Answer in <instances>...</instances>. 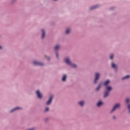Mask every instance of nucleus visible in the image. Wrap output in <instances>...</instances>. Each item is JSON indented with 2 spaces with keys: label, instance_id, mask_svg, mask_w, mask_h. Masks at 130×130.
Masks as SVG:
<instances>
[{
  "label": "nucleus",
  "instance_id": "obj_8",
  "mask_svg": "<svg viewBox=\"0 0 130 130\" xmlns=\"http://www.w3.org/2000/svg\"><path fill=\"white\" fill-rule=\"evenodd\" d=\"M22 110V107H16L10 111V113H13V112H15V111H18V110Z\"/></svg>",
  "mask_w": 130,
  "mask_h": 130
},
{
  "label": "nucleus",
  "instance_id": "obj_14",
  "mask_svg": "<svg viewBox=\"0 0 130 130\" xmlns=\"http://www.w3.org/2000/svg\"><path fill=\"white\" fill-rule=\"evenodd\" d=\"M59 48H60V45H56L55 46V47H54V50H55V51L57 52L58 50L59 49Z\"/></svg>",
  "mask_w": 130,
  "mask_h": 130
},
{
  "label": "nucleus",
  "instance_id": "obj_26",
  "mask_svg": "<svg viewBox=\"0 0 130 130\" xmlns=\"http://www.w3.org/2000/svg\"><path fill=\"white\" fill-rule=\"evenodd\" d=\"M127 109H130V104L126 105Z\"/></svg>",
  "mask_w": 130,
  "mask_h": 130
},
{
  "label": "nucleus",
  "instance_id": "obj_11",
  "mask_svg": "<svg viewBox=\"0 0 130 130\" xmlns=\"http://www.w3.org/2000/svg\"><path fill=\"white\" fill-rule=\"evenodd\" d=\"M67 78H68L67 74H63L61 77L62 82H66L67 81Z\"/></svg>",
  "mask_w": 130,
  "mask_h": 130
},
{
  "label": "nucleus",
  "instance_id": "obj_30",
  "mask_svg": "<svg viewBox=\"0 0 130 130\" xmlns=\"http://www.w3.org/2000/svg\"><path fill=\"white\" fill-rule=\"evenodd\" d=\"M17 0H12V2H16Z\"/></svg>",
  "mask_w": 130,
  "mask_h": 130
},
{
  "label": "nucleus",
  "instance_id": "obj_4",
  "mask_svg": "<svg viewBox=\"0 0 130 130\" xmlns=\"http://www.w3.org/2000/svg\"><path fill=\"white\" fill-rule=\"evenodd\" d=\"M36 94L39 99H42V98H43V95L42 94L41 91L39 89H37L36 91Z\"/></svg>",
  "mask_w": 130,
  "mask_h": 130
},
{
  "label": "nucleus",
  "instance_id": "obj_28",
  "mask_svg": "<svg viewBox=\"0 0 130 130\" xmlns=\"http://www.w3.org/2000/svg\"><path fill=\"white\" fill-rule=\"evenodd\" d=\"M1 49H3V46H2L1 45H0V50Z\"/></svg>",
  "mask_w": 130,
  "mask_h": 130
},
{
  "label": "nucleus",
  "instance_id": "obj_3",
  "mask_svg": "<svg viewBox=\"0 0 130 130\" xmlns=\"http://www.w3.org/2000/svg\"><path fill=\"white\" fill-rule=\"evenodd\" d=\"M120 106H121L120 103L115 104L114 106L113 107L112 110L110 111V113H113V112H114L115 110L120 108Z\"/></svg>",
  "mask_w": 130,
  "mask_h": 130
},
{
  "label": "nucleus",
  "instance_id": "obj_27",
  "mask_svg": "<svg viewBox=\"0 0 130 130\" xmlns=\"http://www.w3.org/2000/svg\"><path fill=\"white\" fill-rule=\"evenodd\" d=\"M113 119H116V116L115 115L113 116Z\"/></svg>",
  "mask_w": 130,
  "mask_h": 130
},
{
  "label": "nucleus",
  "instance_id": "obj_15",
  "mask_svg": "<svg viewBox=\"0 0 130 130\" xmlns=\"http://www.w3.org/2000/svg\"><path fill=\"white\" fill-rule=\"evenodd\" d=\"M69 67H70L71 68H73V69H76L78 66L76 64V63H73V62H72L71 64Z\"/></svg>",
  "mask_w": 130,
  "mask_h": 130
},
{
  "label": "nucleus",
  "instance_id": "obj_24",
  "mask_svg": "<svg viewBox=\"0 0 130 130\" xmlns=\"http://www.w3.org/2000/svg\"><path fill=\"white\" fill-rule=\"evenodd\" d=\"M55 54H56V58L58 59L59 58V54H58V52H56Z\"/></svg>",
  "mask_w": 130,
  "mask_h": 130
},
{
  "label": "nucleus",
  "instance_id": "obj_1",
  "mask_svg": "<svg viewBox=\"0 0 130 130\" xmlns=\"http://www.w3.org/2000/svg\"><path fill=\"white\" fill-rule=\"evenodd\" d=\"M112 91V86L109 85L108 86H106V91H105L104 97V98H106V97H108L109 95V93L110 92Z\"/></svg>",
  "mask_w": 130,
  "mask_h": 130
},
{
  "label": "nucleus",
  "instance_id": "obj_16",
  "mask_svg": "<svg viewBox=\"0 0 130 130\" xmlns=\"http://www.w3.org/2000/svg\"><path fill=\"white\" fill-rule=\"evenodd\" d=\"M102 87V83H100L95 88L96 91H99L100 89H101V87Z\"/></svg>",
  "mask_w": 130,
  "mask_h": 130
},
{
  "label": "nucleus",
  "instance_id": "obj_23",
  "mask_svg": "<svg viewBox=\"0 0 130 130\" xmlns=\"http://www.w3.org/2000/svg\"><path fill=\"white\" fill-rule=\"evenodd\" d=\"M44 58H46L47 59V60H48V61H49V60H50V56H47V55H45L44 56Z\"/></svg>",
  "mask_w": 130,
  "mask_h": 130
},
{
  "label": "nucleus",
  "instance_id": "obj_9",
  "mask_svg": "<svg viewBox=\"0 0 130 130\" xmlns=\"http://www.w3.org/2000/svg\"><path fill=\"white\" fill-rule=\"evenodd\" d=\"M41 32H42V39H44L46 35V31H45V29H42Z\"/></svg>",
  "mask_w": 130,
  "mask_h": 130
},
{
  "label": "nucleus",
  "instance_id": "obj_5",
  "mask_svg": "<svg viewBox=\"0 0 130 130\" xmlns=\"http://www.w3.org/2000/svg\"><path fill=\"white\" fill-rule=\"evenodd\" d=\"M32 63L34 66H40L41 67H43L44 66V63L40 61H37L35 60L33 61Z\"/></svg>",
  "mask_w": 130,
  "mask_h": 130
},
{
  "label": "nucleus",
  "instance_id": "obj_7",
  "mask_svg": "<svg viewBox=\"0 0 130 130\" xmlns=\"http://www.w3.org/2000/svg\"><path fill=\"white\" fill-rule=\"evenodd\" d=\"M65 63L67 64V66H70L71 63L72 62V61H71V59L69 57H66L64 59Z\"/></svg>",
  "mask_w": 130,
  "mask_h": 130
},
{
  "label": "nucleus",
  "instance_id": "obj_19",
  "mask_svg": "<svg viewBox=\"0 0 130 130\" xmlns=\"http://www.w3.org/2000/svg\"><path fill=\"white\" fill-rule=\"evenodd\" d=\"M102 105H103V102L101 101H100L97 103V106H98V107H100V106H102Z\"/></svg>",
  "mask_w": 130,
  "mask_h": 130
},
{
  "label": "nucleus",
  "instance_id": "obj_20",
  "mask_svg": "<svg viewBox=\"0 0 130 130\" xmlns=\"http://www.w3.org/2000/svg\"><path fill=\"white\" fill-rule=\"evenodd\" d=\"M130 76L129 75H126L125 76H124L122 78V80H127V79H129Z\"/></svg>",
  "mask_w": 130,
  "mask_h": 130
},
{
  "label": "nucleus",
  "instance_id": "obj_22",
  "mask_svg": "<svg viewBox=\"0 0 130 130\" xmlns=\"http://www.w3.org/2000/svg\"><path fill=\"white\" fill-rule=\"evenodd\" d=\"M98 6L95 5V6H92L91 7L89 8V10H95V9H97V7Z\"/></svg>",
  "mask_w": 130,
  "mask_h": 130
},
{
  "label": "nucleus",
  "instance_id": "obj_17",
  "mask_svg": "<svg viewBox=\"0 0 130 130\" xmlns=\"http://www.w3.org/2000/svg\"><path fill=\"white\" fill-rule=\"evenodd\" d=\"M78 104H79V105H80V106H81V107H83V106H84V105L85 104V101H81L78 102Z\"/></svg>",
  "mask_w": 130,
  "mask_h": 130
},
{
  "label": "nucleus",
  "instance_id": "obj_31",
  "mask_svg": "<svg viewBox=\"0 0 130 130\" xmlns=\"http://www.w3.org/2000/svg\"><path fill=\"white\" fill-rule=\"evenodd\" d=\"M128 111H129V113H130V109H128Z\"/></svg>",
  "mask_w": 130,
  "mask_h": 130
},
{
  "label": "nucleus",
  "instance_id": "obj_21",
  "mask_svg": "<svg viewBox=\"0 0 130 130\" xmlns=\"http://www.w3.org/2000/svg\"><path fill=\"white\" fill-rule=\"evenodd\" d=\"M115 54L113 53H112L110 55V58L111 59V60H113V58H114Z\"/></svg>",
  "mask_w": 130,
  "mask_h": 130
},
{
  "label": "nucleus",
  "instance_id": "obj_29",
  "mask_svg": "<svg viewBox=\"0 0 130 130\" xmlns=\"http://www.w3.org/2000/svg\"><path fill=\"white\" fill-rule=\"evenodd\" d=\"M54 2H57L58 0H52Z\"/></svg>",
  "mask_w": 130,
  "mask_h": 130
},
{
  "label": "nucleus",
  "instance_id": "obj_10",
  "mask_svg": "<svg viewBox=\"0 0 130 130\" xmlns=\"http://www.w3.org/2000/svg\"><path fill=\"white\" fill-rule=\"evenodd\" d=\"M110 83H111L110 80L108 79L104 82V86H105V87H107L108 86H109L108 85H109Z\"/></svg>",
  "mask_w": 130,
  "mask_h": 130
},
{
  "label": "nucleus",
  "instance_id": "obj_12",
  "mask_svg": "<svg viewBox=\"0 0 130 130\" xmlns=\"http://www.w3.org/2000/svg\"><path fill=\"white\" fill-rule=\"evenodd\" d=\"M72 31V28L71 27H67L66 29L65 33L66 34L69 35Z\"/></svg>",
  "mask_w": 130,
  "mask_h": 130
},
{
  "label": "nucleus",
  "instance_id": "obj_18",
  "mask_svg": "<svg viewBox=\"0 0 130 130\" xmlns=\"http://www.w3.org/2000/svg\"><path fill=\"white\" fill-rule=\"evenodd\" d=\"M129 102H130V98H126L125 100V103L126 105H127L128 104H130Z\"/></svg>",
  "mask_w": 130,
  "mask_h": 130
},
{
  "label": "nucleus",
  "instance_id": "obj_25",
  "mask_svg": "<svg viewBox=\"0 0 130 130\" xmlns=\"http://www.w3.org/2000/svg\"><path fill=\"white\" fill-rule=\"evenodd\" d=\"M49 111V107H46L45 109V112H48Z\"/></svg>",
  "mask_w": 130,
  "mask_h": 130
},
{
  "label": "nucleus",
  "instance_id": "obj_6",
  "mask_svg": "<svg viewBox=\"0 0 130 130\" xmlns=\"http://www.w3.org/2000/svg\"><path fill=\"white\" fill-rule=\"evenodd\" d=\"M53 99V95H51L48 101L46 102V105H50L52 103V100Z\"/></svg>",
  "mask_w": 130,
  "mask_h": 130
},
{
  "label": "nucleus",
  "instance_id": "obj_2",
  "mask_svg": "<svg viewBox=\"0 0 130 130\" xmlns=\"http://www.w3.org/2000/svg\"><path fill=\"white\" fill-rule=\"evenodd\" d=\"M101 77V73L100 72H96L94 74V79L93 81L94 84H97L98 83L99 80H100Z\"/></svg>",
  "mask_w": 130,
  "mask_h": 130
},
{
  "label": "nucleus",
  "instance_id": "obj_13",
  "mask_svg": "<svg viewBox=\"0 0 130 130\" xmlns=\"http://www.w3.org/2000/svg\"><path fill=\"white\" fill-rule=\"evenodd\" d=\"M111 67L114 70H117V65L113 62H111Z\"/></svg>",
  "mask_w": 130,
  "mask_h": 130
}]
</instances>
